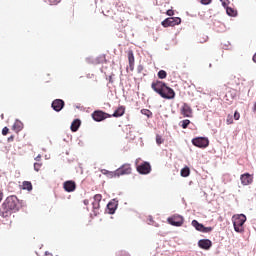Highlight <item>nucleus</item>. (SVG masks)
<instances>
[{"label": "nucleus", "mask_w": 256, "mask_h": 256, "mask_svg": "<svg viewBox=\"0 0 256 256\" xmlns=\"http://www.w3.org/2000/svg\"><path fill=\"white\" fill-rule=\"evenodd\" d=\"M151 87L162 99H175V90L167 86L165 82L157 80L152 82Z\"/></svg>", "instance_id": "obj_1"}, {"label": "nucleus", "mask_w": 256, "mask_h": 256, "mask_svg": "<svg viewBox=\"0 0 256 256\" xmlns=\"http://www.w3.org/2000/svg\"><path fill=\"white\" fill-rule=\"evenodd\" d=\"M246 221L247 216H245L244 214H235L232 217L234 231H236V233H244L245 227L243 225H245Z\"/></svg>", "instance_id": "obj_2"}, {"label": "nucleus", "mask_w": 256, "mask_h": 256, "mask_svg": "<svg viewBox=\"0 0 256 256\" xmlns=\"http://www.w3.org/2000/svg\"><path fill=\"white\" fill-rule=\"evenodd\" d=\"M4 205H6L12 211H19V198H17L15 195L8 196L4 201Z\"/></svg>", "instance_id": "obj_3"}, {"label": "nucleus", "mask_w": 256, "mask_h": 256, "mask_svg": "<svg viewBox=\"0 0 256 256\" xmlns=\"http://www.w3.org/2000/svg\"><path fill=\"white\" fill-rule=\"evenodd\" d=\"M167 223L173 227H183L185 223V218L179 214H174L167 218Z\"/></svg>", "instance_id": "obj_4"}, {"label": "nucleus", "mask_w": 256, "mask_h": 256, "mask_svg": "<svg viewBox=\"0 0 256 256\" xmlns=\"http://www.w3.org/2000/svg\"><path fill=\"white\" fill-rule=\"evenodd\" d=\"M109 118H111V114L104 112L103 110H95L92 113V119H94L97 123L105 121V119Z\"/></svg>", "instance_id": "obj_5"}, {"label": "nucleus", "mask_w": 256, "mask_h": 256, "mask_svg": "<svg viewBox=\"0 0 256 256\" xmlns=\"http://www.w3.org/2000/svg\"><path fill=\"white\" fill-rule=\"evenodd\" d=\"M192 144L200 149H205L206 147H209V139L205 137H197L192 139Z\"/></svg>", "instance_id": "obj_6"}, {"label": "nucleus", "mask_w": 256, "mask_h": 256, "mask_svg": "<svg viewBox=\"0 0 256 256\" xmlns=\"http://www.w3.org/2000/svg\"><path fill=\"white\" fill-rule=\"evenodd\" d=\"M103 199V196L101 194H96L93 197V202H92V209L94 215H97L99 213V209H101V201Z\"/></svg>", "instance_id": "obj_7"}, {"label": "nucleus", "mask_w": 256, "mask_h": 256, "mask_svg": "<svg viewBox=\"0 0 256 256\" xmlns=\"http://www.w3.org/2000/svg\"><path fill=\"white\" fill-rule=\"evenodd\" d=\"M180 24H181V18L179 17L166 18L161 22V25L164 27H175V25H180Z\"/></svg>", "instance_id": "obj_8"}, {"label": "nucleus", "mask_w": 256, "mask_h": 256, "mask_svg": "<svg viewBox=\"0 0 256 256\" xmlns=\"http://www.w3.org/2000/svg\"><path fill=\"white\" fill-rule=\"evenodd\" d=\"M132 171L133 169L131 168V164L126 163L116 170V174L118 177H121V175H131Z\"/></svg>", "instance_id": "obj_9"}, {"label": "nucleus", "mask_w": 256, "mask_h": 256, "mask_svg": "<svg viewBox=\"0 0 256 256\" xmlns=\"http://www.w3.org/2000/svg\"><path fill=\"white\" fill-rule=\"evenodd\" d=\"M140 175H149L151 173V164L149 162H144L136 167Z\"/></svg>", "instance_id": "obj_10"}, {"label": "nucleus", "mask_w": 256, "mask_h": 256, "mask_svg": "<svg viewBox=\"0 0 256 256\" xmlns=\"http://www.w3.org/2000/svg\"><path fill=\"white\" fill-rule=\"evenodd\" d=\"M63 189H64L67 193H73V191H75V189H77V184H76L75 181H73V180L65 181V182L63 183Z\"/></svg>", "instance_id": "obj_11"}, {"label": "nucleus", "mask_w": 256, "mask_h": 256, "mask_svg": "<svg viewBox=\"0 0 256 256\" xmlns=\"http://www.w3.org/2000/svg\"><path fill=\"white\" fill-rule=\"evenodd\" d=\"M198 247H200V249H204L205 251H209V249L213 247V242H211L209 239H202L198 241Z\"/></svg>", "instance_id": "obj_12"}, {"label": "nucleus", "mask_w": 256, "mask_h": 256, "mask_svg": "<svg viewBox=\"0 0 256 256\" xmlns=\"http://www.w3.org/2000/svg\"><path fill=\"white\" fill-rule=\"evenodd\" d=\"M52 109L54 111H56L57 113H59V111H61L63 109V107H65V101L61 100V99H55L52 102L51 105Z\"/></svg>", "instance_id": "obj_13"}, {"label": "nucleus", "mask_w": 256, "mask_h": 256, "mask_svg": "<svg viewBox=\"0 0 256 256\" xmlns=\"http://www.w3.org/2000/svg\"><path fill=\"white\" fill-rule=\"evenodd\" d=\"M13 213V210L11 208H9L8 206H6L5 203H3L0 207V216L7 218V217H11V214Z\"/></svg>", "instance_id": "obj_14"}, {"label": "nucleus", "mask_w": 256, "mask_h": 256, "mask_svg": "<svg viewBox=\"0 0 256 256\" xmlns=\"http://www.w3.org/2000/svg\"><path fill=\"white\" fill-rule=\"evenodd\" d=\"M240 180L241 184L244 186L251 185V183H253V175L249 173L242 174Z\"/></svg>", "instance_id": "obj_15"}, {"label": "nucleus", "mask_w": 256, "mask_h": 256, "mask_svg": "<svg viewBox=\"0 0 256 256\" xmlns=\"http://www.w3.org/2000/svg\"><path fill=\"white\" fill-rule=\"evenodd\" d=\"M181 115H183V117H191V115H193V110L191 109V106L187 103H184L181 107Z\"/></svg>", "instance_id": "obj_16"}, {"label": "nucleus", "mask_w": 256, "mask_h": 256, "mask_svg": "<svg viewBox=\"0 0 256 256\" xmlns=\"http://www.w3.org/2000/svg\"><path fill=\"white\" fill-rule=\"evenodd\" d=\"M128 62L130 71H134L135 69V55L132 50L128 51Z\"/></svg>", "instance_id": "obj_17"}, {"label": "nucleus", "mask_w": 256, "mask_h": 256, "mask_svg": "<svg viewBox=\"0 0 256 256\" xmlns=\"http://www.w3.org/2000/svg\"><path fill=\"white\" fill-rule=\"evenodd\" d=\"M109 215H113L117 211V202L111 201L107 205Z\"/></svg>", "instance_id": "obj_18"}, {"label": "nucleus", "mask_w": 256, "mask_h": 256, "mask_svg": "<svg viewBox=\"0 0 256 256\" xmlns=\"http://www.w3.org/2000/svg\"><path fill=\"white\" fill-rule=\"evenodd\" d=\"M125 115V106H119L111 117H123Z\"/></svg>", "instance_id": "obj_19"}, {"label": "nucleus", "mask_w": 256, "mask_h": 256, "mask_svg": "<svg viewBox=\"0 0 256 256\" xmlns=\"http://www.w3.org/2000/svg\"><path fill=\"white\" fill-rule=\"evenodd\" d=\"M13 131H15L16 133H19V131H21L23 129V124L21 121L16 120L12 126Z\"/></svg>", "instance_id": "obj_20"}, {"label": "nucleus", "mask_w": 256, "mask_h": 256, "mask_svg": "<svg viewBox=\"0 0 256 256\" xmlns=\"http://www.w3.org/2000/svg\"><path fill=\"white\" fill-rule=\"evenodd\" d=\"M79 127H81V120L76 119L72 122L71 124V131H73L75 133V131L79 130Z\"/></svg>", "instance_id": "obj_21"}, {"label": "nucleus", "mask_w": 256, "mask_h": 256, "mask_svg": "<svg viewBox=\"0 0 256 256\" xmlns=\"http://www.w3.org/2000/svg\"><path fill=\"white\" fill-rule=\"evenodd\" d=\"M22 189L24 191H33V184L29 181H24L22 183Z\"/></svg>", "instance_id": "obj_22"}, {"label": "nucleus", "mask_w": 256, "mask_h": 256, "mask_svg": "<svg viewBox=\"0 0 256 256\" xmlns=\"http://www.w3.org/2000/svg\"><path fill=\"white\" fill-rule=\"evenodd\" d=\"M180 174L181 177H189V175H191V170L186 166L181 170Z\"/></svg>", "instance_id": "obj_23"}, {"label": "nucleus", "mask_w": 256, "mask_h": 256, "mask_svg": "<svg viewBox=\"0 0 256 256\" xmlns=\"http://www.w3.org/2000/svg\"><path fill=\"white\" fill-rule=\"evenodd\" d=\"M226 13H227V15H229V17H237L236 10L231 7L226 8Z\"/></svg>", "instance_id": "obj_24"}, {"label": "nucleus", "mask_w": 256, "mask_h": 256, "mask_svg": "<svg viewBox=\"0 0 256 256\" xmlns=\"http://www.w3.org/2000/svg\"><path fill=\"white\" fill-rule=\"evenodd\" d=\"M192 225L195 227L196 231H203V224L199 223L197 220H193Z\"/></svg>", "instance_id": "obj_25"}, {"label": "nucleus", "mask_w": 256, "mask_h": 256, "mask_svg": "<svg viewBox=\"0 0 256 256\" xmlns=\"http://www.w3.org/2000/svg\"><path fill=\"white\" fill-rule=\"evenodd\" d=\"M180 123H181L182 129H187L191 124V121L189 119H186V120H182Z\"/></svg>", "instance_id": "obj_26"}, {"label": "nucleus", "mask_w": 256, "mask_h": 256, "mask_svg": "<svg viewBox=\"0 0 256 256\" xmlns=\"http://www.w3.org/2000/svg\"><path fill=\"white\" fill-rule=\"evenodd\" d=\"M105 175H107V177H109L110 179H113V177H119V175L117 174V170L114 172L106 171Z\"/></svg>", "instance_id": "obj_27"}, {"label": "nucleus", "mask_w": 256, "mask_h": 256, "mask_svg": "<svg viewBox=\"0 0 256 256\" xmlns=\"http://www.w3.org/2000/svg\"><path fill=\"white\" fill-rule=\"evenodd\" d=\"M158 77H159L160 79H167V72H166L165 70H160V71L158 72Z\"/></svg>", "instance_id": "obj_28"}, {"label": "nucleus", "mask_w": 256, "mask_h": 256, "mask_svg": "<svg viewBox=\"0 0 256 256\" xmlns=\"http://www.w3.org/2000/svg\"><path fill=\"white\" fill-rule=\"evenodd\" d=\"M141 113H142V115H145L146 117H151V115H153V112H151V110H149V109H142Z\"/></svg>", "instance_id": "obj_29"}, {"label": "nucleus", "mask_w": 256, "mask_h": 256, "mask_svg": "<svg viewBox=\"0 0 256 256\" xmlns=\"http://www.w3.org/2000/svg\"><path fill=\"white\" fill-rule=\"evenodd\" d=\"M156 143L157 145H162V143H164L163 137L159 134L156 135Z\"/></svg>", "instance_id": "obj_30"}, {"label": "nucleus", "mask_w": 256, "mask_h": 256, "mask_svg": "<svg viewBox=\"0 0 256 256\" xmlns=\"http://www.w3.org/2000/svg\"><path fill=\"white\" fill-rule=\"evenodd\" d=\"M61 0H45V3H48V5H59V2Z\"/></svg>", "instance_id": "obj_31"}, {"label": "nucleus", "mask_w": 256, "mask_h": 256, "mask_svg": "<svg viewBox=\"0 0 256 256\" xmlns=\"http://www.w3.org/2000/svg\"><path fill=\"white\" fill-rule=\"evenodd\" d=\"M227 125H233V115L229 114L226 118Z\"/></svg>", "instance_id": "obj_32"}, {"label": "nucleus", "mask_w": 256, "mask_h": 256, "mask_svg": "<svg viewBox=\"0 0 256 256\" xmlns=\"http://www.w3.org/2000/svg\"><path fill=\"white\" fill-rule=\"evenodd\" d=\"M211 231H213L212 227H204V226H203V229L201 230L202 233H211Z\"/></svg>", "instance_id": "obj_33"}, {"label": "nucleus", "mask_w": 256, "mask_h": 256, "mask_svg": "<svg viewBox=\"0 0 256 256\" xmlns=\"http://www.w3.org/2000/svg\"><path fill=\"white\" fill-rule=\"evenodd\" d=\"M42 164L41 163H34V169L36 171H41Z\"/></svg>", "instance_id": "obj_34"}, {"label": "nucleus", "mask_w": 256, "mask_h": 256, "mask_svg": "<svg viewBox=\"0 0 256 256\" xmlns=\"http://www.w3.org/2000/svg\"><path fill=\"white\" fill-rule=\"evenodd\" d=\"M240 118H241V114L239 112L235 111V113H234L235 121H239Z\"/></svg>", "instance_id": "obj_35"}, {"label": "nucleus", "mask_w": 256, "mask_h": 256, "mask_svg": "<svg viewBox=\"0 0 256 256\" xmlns=\"http://www.w3.org/2000/svg\"><path fill=\"white\" fill-rule=\"evenodd\" d=\"M98 59H100V60H99V63H107V60H106V58H105V55L100 56Z\"/></svg>", "instance_id": "obj_36"}, {"label": "nucleus", "mask_w": 256, "mask_h": 256, "mask_svg": "<svg viewBox=\"0 0 256 256\" xmlns=\"http://www.w3.org/2000/svg\"><path fill=\"white\" fill-rule=\"evenodd\" d=\"M9 133V128L8 127H4L3 129H2V135H7Z\"/></svg>", "instance_id": "obj_37"}, {"label": "nucleus", "mask_w": 256, "mask_h": 256, "mask_svg": "<svg viewBox=\"0 0 256 256\" xmlns=\"http://www.w3.org/2000/svg\"><path fill=\"white\" fill-rule=\"evenodd\" d=\"M166 15H168L169 17H173L175 15V12H173V10H167Z\"/></svg>", "instance_id": "obj_38"}, {"label": "nucleus", "mask_w": 256, "mask_h": 256, "mask_svg": "<svg viewBox=\"0 0 256 256\" xmlns=\"http://www.w3.org/2000/svg\"><path fill=\"white\" fill-rule=\"evenodd\" d=\"M202 5H209L211 0H201Z\"/></svg>", "instance_id": "obj_39"}, {"label": "nucleus", "mask_w": 256, "mask_h": 256, "mask_svg": "<svg viewBox=\"0 0 256 256\" xmlns=\"http://www.w3.org/2000/svg\"><path fill=\"white\" fill-rule=\"evenodd\" d=\"M15 140V136L8 137V143H11Z\"/></svg>", "instance_id": "obj_40"}, {"label": "nucleus", "mask_w": 256, "mask_h": 256, "mask_svg": "<svg viewBox=\"0 0 256 256\" xmlns=\"http://www.w3.org/2000/svg\"><path fill=\"white\" fill-rule=\"evenodd\" d=\"M228 3H229V1H227V0L223 1L222 2L223 7H227Z\"/></svg>", "instance_id": "obj_41"}, {"label": "nucleus", "mask_w": 256, "mask_h": 256, "mask_svg": "<svg viewBox=\"0 0 256 256\" xmlns=\"http://www.w3.org/2000/svg\"><path fill=\"white\" fill-rule=\"evenodd\" d=\"M83 203H84V205H89V200L88 199H85L84 201H83Z\"/></svg>", "instance_id": "obj_42"}, {"label": "nucleus", "mask_w": 256, "mask_h": 256, "mask_svg": "<svg viewBox=\"0 0 256 256\" xmlns=\"http://www.w3.org/2000/svg\"><path fill=\"white\" fill-rule=\"evenodd\" d=\"M0 201H3V193L0 192Z\"/></svg>", "instance_id": "obj_43"}, {"label": "nucleus", "mask_w": 256, "mask_h": 256, "mask_svg": "<svg viewBox=\"0 0 256 256\" xmlns=\"http://www.w3.org/2000/svg\"><path fill=\"white\" fill-rule=\"evenodd\" d=\"M165 95H167L169 92L167 90H164Z\"/></svg>", "instance_id": "obj_44"}]
</instances>
